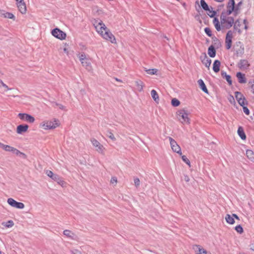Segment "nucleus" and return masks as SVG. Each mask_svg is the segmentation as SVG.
<instances>
[{"label": "nucleus", "mask_w": 254, "mask_h": 254, "mask_svg": "<svg viewBox=\"0 0 254 254\" xmlns=\"http://www.w3.org/2000/svg\"><path fill=\"white\" fill-rule=\"evenodd\" d=\"M56 106L58 107L59 109H60L62 110H64V111L66 110L65 107L62 104H58V103H56L55 104V105H54V107H56Z\"/></svg>", "instance_id": "46"}, {"label": "nucleus", "mask_w": 254, "mask_h": 254, "mask_svg": "<svg viewBox=\"0 0 254 254\" xmlns=\"http://www.w3.org/2000/svg\"><path fill=\"white\" fill-rule=\"evenodd\" d=\"M221 63L218 60H215L213 64V70L215 72H218L220 70Z\"/></svg>", "instance_id": "21"}, {"label": "nucleus", "mask_w": 254, "mask_h": 254, "mask_svg": "<svg viewBox=\"0 0 254 254\" xmlns=\"http://www.w3.org/2000/svg\"><path fill=\"white\" fill-rule=\"evenodd\" d=\"M63 234L65 237L71 240H74L77 239V236L70 230H65L64 231Z\"/></svg>", "instance_id": "13"}, {"label": "nucleus", "mask_w": 254, "mask_h": 254, "mask_svg": "<svg viewBox=\"0 0 254 254\" xmlns=\"http://www.w3.org/2000/svg\"><path fill=\"white\" fill-rule=\"evenodd\" d=\"M208 54L211 58H214L215 57L216 51H215L214 47L212 45L210 46L208 48Z\"/></svg>", "instance_id": "24"}, {"label": "nucleus", "mask_w": 254, "mask_h": 254, "mask_svg": "<svg viewBox=\"0 0 254 254\" xmlns=\"http://www.w3.org/2000/svg\"><path fill=\"white\" fill-rule=\"evenodd\" d=\"M213 8L211 7V8H209V10H207L208 11L207 14L210 17H214L215 15L216 14V12L215 11L213 10Z\"/></svg>", "instance_id": "35"}, {"label": "nucleus", "mask_w": 254, "mask_h": 254, "mask_svg": "<svg viewBox=\"0 0 254 254\" xmlns=\"http://www.w3.org/2000/svg\"><path fill=\"white\" fill-rule=\"evenodd\" d=\"M237 22V21H236V22H235V25H234V28H235V29H236V27Z\"/></svg>", "instance_id": "64"}, {"label": "nucleus", "mask_w": 254, "mask_h": 254, "mask_svg": "<svg viewBox=\"0 0 254 254\" xmlns=\"http://www.w3.org/2000/svg\"><path fill=\"white\" fill-rule=\"evenodd\" d=\"M236 76L238 78L239 83H245L247 82L245 74H242L241 72H238L236 74Z\"/></svg>", "instance_id": "17"}, {"label": "nucleus", "mask_w": 254, "mask_h": 254, "mask_svg": "<svg viewBox=\"0 0 254 254\" xmlns=\"http://www.w3.org/2000/svg\"><path fill=\"white\" fill-rule=\"evenodd\" d=\"M232 216H233L234 219L235 218L237 220H239V217L236 214H232Z\"/></svg>", "instance_id": "58"}, {"label": "nucleus", "mask_w": 254, "mask_h": 254, "mask_svg": "<svg viewBox=\"0 0 254 254\" xmlns=\"http://www.w3.org/2000/svg\"><path fill=\"white\" fill-rule=\"evenodd\" d=\"M53 180L56 181L58 184L62 187H64L65 185V182L62 180V179L58 175H56Z\"/></svg>", "instance_id": "23"}, {"label": "nucleus", "mask_w": 254, "mask_h": 254, "mask_svg": "<svg viewBox=\"0 0 254 254\" xmlns=\"http://www.w3.org/2000/svg\"><path fill=\"white\" fill-rule=\"evenodd\" d=\"M192 249L195 254H211L210 253H208L201 246L198 245H193Z\"/></svg>", "instance_id": "11"}, {"label": "nucleus", "mask_w": 254, "mask_h": 254, "mask_svg": "<svg viewBox=\"0 0 254 254\" xmlns=\"http://www.w3.org/2000/svg\"><path fill=\"white\" fill-rule=\"evenodd\" d=\"M185 180H186V181L188 182L189 181V178L188 177H186Z\"/></svg>", "instance_id": "62"}, {"label": "nucleus", "mask_w": 254, "mask_h": 254, "mask_svg": "<svg viewBox=\"0 0 254 254\" xmlns=\"http://www.w3.org/2000/svg\"><path fill=\"white\" fill-rule=\"evenodd\" d=\"M216 2H223L225 0H214Z\"/></svg>", "instance_id": "60"}, {"label": "nucleus", "mask_w": 254, "mask_h": 254, "mask_svg": "<svg viewBox=\"0 0 254 254\" xmlns=\"http://www.w3.org/2000/svg\"><path fill=\"white\" fill-rule=\"evenodd\" d=\"M251 249L254 251V244H253L251 246Z\"/></svg>", "instance_id": "61"}, {"label": "nucleus", "mask_w": 254, "mask_h": 254, "mask_svg": "<svg viewBox=\"0 0 254 254\" xmlns=\"http://www.w3.org/2000/svg\"><path fill=\"white\" fill-rule=\"evenodd\" d=\"M111 183L112 184H116L117 183V179L116 177H112L111 180Z\"/></svg>", "instance_id": "51"}, {"label": "nucleus", "mask_w": 254, "mask_h": 254, "mask_svg": "<svg viewBox=\"0 0 254 254\" xmlns=\"http://www.w3.org/2000/svg\"><path fill=\"white\" fill-rule=\"evenodd\" d=\"M7 201L9 205L16 208L23 209L25 206L24 203L22 202H17L12 198H8Z\"/></svg>", "instance_id": "9"}, {"label": "nucleus", "mask_w": 254, "mask_h": 254, "mask_svg": "<svg viewBox=\"0 0 254 254\" xmlns=\"http://www.w3.org/2000/svg\"><path fill=\"white\" fill-rule=\"evenodd\" d=\"M18 117L22 121L29 123H33L35 122V118L32 116L26 113H19Z\"/></svg>", "instance_id": "6"}, {"label": "nucleus", "mask_w": 254, "mask_h": 254, "mask_svg": "<svg viewBox=\"0 0 254 254\" xmlns=\"http://www.w3.org/2000/svg\"><path fill=\"white\" fill-rule=\"evenodd\" d=\"M250 64L248 63V61L246 60H241L238 64L239 67L242 70L246 69L248 68Z\"/></svg>", "instance_id": "15"}, {"label": "nucleus", "mask_w": 254, "mask_h": 254, "mask_svg": "<svg viewBox=\"0 0 254 254\" xmlns=\"http://www.w3.org/2000/svg\"><path fill=\"white\" fill-rule=\"evenodd\" d=\"M213 24L214 25H215L216 24L219 23V21L218 19L217 18L215 17L214 19L213 20Z\"/></svg>", "instance_id": "54"}, {"label": "nucleus", "mask_w": 254, "mask_h": 254, "mask_svg": "<svg viewBox=\"0 0 254 254\" xmlns=\"http://www.w3.org/2000/svg\"><path fill=\"white\" fill-rule=\"evenodd\" d=\"M252 91L254 94V80L253 81V83L251 86Z\"/></svg>", "instance_id": "57"}, {"label": "nucleus", "mask_w": 254, "mask_h": 254, "mask_svg": "<svg viewBox=\"0 0 254 254\" xmlns=\"http://www.w3.org/2000/svg\"><path fill=\"white\" fill-rule=\"evenodd\" d=\"M204 31L205 33L209 36L211 37L212 36V32L210 29L208 27H206L204 29Z\"/></svg>", "instance_id": "45"}, {"label": "nucleus", "mask_w": 254, "mask_h": 254, "mask_svg": "<svg viewBox=\"0 0 254 254\" xmlns=\"http://www.w3.org/2000/svg\"><path fill=\"white\" fill-rule=\"evenodd\" d=\"M5 85V84L4 83L1 79H0V88H3Z\"/></svg>", "instance_id": "55"}, {"label": "nucleus", "mask_w": 254, "mask_h": 254, "mask_svg": "<svg viewBox=\"0 0 254 254\" xmlns=\"http://www.w3.org/2000/svg\"><path fill=\"white\" fill-rule=\"evenodd\" d=\"M233 37V32L231 30L228 31L225 39L226 47L227 49H229L231 47L232 38Z\"/></svg>", "instance_id": "10"}, {"label": "nucleus", "mask_w": 254, "mask_h": 254, "mask_svg": "<svg viewBox=\"0 0 254 254\" xmlns=\"http://www.w3.org/2000/svg\"><path fill=\"white\" fill-rule=\"evenodd\" d=\"M200 2L201 6L204 10H209V6L204 0H200Z\"/></svg>", "instance_id": "32"}, {"label": "nucleus", "mask_w": 254, "mask_h": 254, "mask_svg": "<svg viewBox=\"0 0 254 254\" xmlns=\"http://www.w3.org/2000/svg\"><path fill=\"white\" fill-rule=\"evenodd\" d=\"M52 34L55 37L60 40L65 39L66 34L59 28H55L52 31Z\"/></svg>", "instance_id": "8"}, {"label": "nucleus", "mask_w": 254, "mask_h": 254, "mask_svg": "<svg viewBox=\"0 0 254 254\" xmlns=\"http://www.w3.org/2000/svg\"><path fill=\"white\" fill-rule=\"evenodd\" d=\"M2 225L7 228H10L14 225V223L12 221L9 220L5 223H2Z\"/></svg>", "instance_id": "37"}, {"label": "nucleus", "mask_w": 254, "mask_h": 254, "mask_svg": "<svg viewBox=\"0 0 254 254\" xmlns=\"http://www.w3.org/2000/svg\"><path fill=\"white\" fill-rule=\"evenodd\" d=\"M214 26H215V27L217 31H220V30H221V26H220V23L216 24L215 25H214Z\"/></svg>", "instance_id": "52"}, {"label": "nucleus", "mask_w": 254, "mask_h": 254, "mask_svg": "<svg viewBox=\"0 0 254 254\" xmlns=\"http://www.w3.org/2000/svg\"><path fill=\"white\" fill-rule=\"evenodd\" d=\"M78 58L80 62L83 61L84 60H86V59L87 58L84 53H82L81 54L79 55Z\"/></svg>", "instance_id": "44"}, {"label": "nucleus", "mask_w": 254, "mask_h": 254, "mask_svg": "<svg viewBox=\"0 0 254 254\" xmlns=\"http://www.w3.org/2000/svg\"><path fill=\"white\" fill-rule=\"evenodd\" d=\"M235 229L238 233L240 234H241L243 232V229L240 225L236 226L235 228Z\"/></svg>", "instance_id": "40"}, {"label": "nucleus", "mask_w": 254, "mask_h": 254, "mask_svg": "<svg viewBox=\"0 0 254 254\" xmlns=\"http://www.w3.org/2000/svg\"><path fill=\"white\" fill-rule=\"evenodd\" d=\"M244 52V48L243 47L242 48V49L240 50V52H239L238 51H237V54H239V53H240L241 54H243Z\"/></svg>", "instance_id": "56"}, {"label": "nucleus", "mask_w": 254, "mask_h": 254, "mask_svg": "<svg viewBox=\"0 0 254 254\" xmlns=\"http://www.w3.org/2000/svg\"><path fill=\"white\" fill-rule=\"evenodd\" d=\"M235 6V0H229L228 3L227 8L231 9H234Z\"/></svg>", "instance_id": "33"}, {"label": "nucleus", "mask_w": 254, "mask_h": 254, "mask_svg": "<svg viewBox=\"0 0 254 254\" xmlns=\"http://www.w3.org/2000/svg\"><path fill=\"white\" fill-rule=\"evenodd\" d=\"M17 6L19 11L22 14H25L26 12V4L23 0H20L17 3Z\"/></svg>", "instance_id": "12"}, {"label": "nucleus", "mask_w": 254, "mask_h": 254, "mask_svg": "<svg viewBox=\"0 0 254 254\" xmlns=\"http://www.w3.org/2000/svg\"><path fill=\"white\" fill-rule=\"evenodd\" d=\"M64 52H65V53H68V52H67V49H66V48H64Z\"/></svg>", "instance_id": "63"}, {"label": "nucleus", "mask_w": 254, "mask_h": 254, "mask_svg": "<svg viewBox=\"0 0 254 254\" xmlns=\"http://www.w3.org/2000/svg\"><path fill=\"white\" fill-rule=\"evenodd\" d=\"M70 252L72 254H82L79 251L76 249L71 250L70 251Z\"/></svg>", "instance_id": "50"}, {"label": "nucleus", "mask_w": 254, "mask_h": 254, "mask_svg": "<svg viewBox=\"0 0 254 254\" xmlns=\"http://www.w3.org/2000/svg\"><path fill=\"white\" fill-rule=\"evenodd\" d=\"M201 62L206 67L209 68L211 64V60L209 59L206 55L204 56L203 59H202Z\"/></svg>", "instance_id": "18"}, {"label": "nucleus", "mask_w": 254, "mask_h": 254, "mask_svg": "<svg viewBox=\"0 0 254 254\" xmlns=\"http://www.w3.org/2000/svg\"><path fill=\"white\" fill-rule=\"evenodd\" d=\"M46 175L53 179L57 174H54L51 171L47 170L46 172Z\"/></svg>", "instance_id": "41"}, {"label": "nucleus", "mask_w": 254, "mask_h": 254, "mask_svg": "<svg viewBox=\"0 0 254 254\" xmlns=\"http://www.w3.org/2000/svg\"><path fill=\"white\" fill-rule=\"evenodd\" d=\"M237 101L239 104L242 107L245 106L247 104V101L244 97L242 99L238 100Z\"/></svg>", "instance_id": "38"}, {"label": "nucleus", "mask_w": 254, "mask_h": 254, "mask_svg": "<svg viewBox=\"0 0 254 254\" xmlns=\"http://www.w3.org/2000/svg\"><path fill=\"white\" fill-rule=\"evenodd\" d=\"M59 126L58 121L55 120L53 121H45L43 122L40 124V127L44 129H50L56 128Z\"/></svg>", "instance_id": "4"}, {"label": "nucleus", "mask_w": 254, "mask_h": 254, "mask_svg": "<svg viewBox=\"0 0 254 254\" xmlns=\"http://www.w3.org/2000/svg\"><path fill=\"white\" fill-rule=\"evenodd\" d=\"M198 84L199 86V87L201 88V89L205 93H208V90L203 82V81L202 79H199L197 81Z\"/></svg>", "instance_id": "22"}, {"label": "nucleus", "mask_w": 254, "mask_h": 254, "mask_svg": "<svg viewBox=\"0 0 254 254\" xmlns=\"http://www.w3.org/2000/svg\"><path fill=\"white\" fill-rule=\"evenodd\" d=\"M91 142L97 152L103 155L105 154V148L97 139L91 138Z\"/></svg>", "instance_id": "5"}, {"label": "nucleus", "mask_w": 254, "mask_h": 254, "mask_svg": "<svg viewBox=\"0 0 254 254\" xmlns=\"http://www.w3.org/2000/svg\"><path fill=\"white\" fill-rule=\"evenodd\" d=\"M221 73V76H222V77L224 78H225V79L227 80V81L228 82L229 84L230 85H232V81L231 77L230 75H228L227 74V73L224 71H222Z\"/></svg>", "instance_id": "20"}, {"label": "nucleus", "mask_w": 254, "mask_h": 254, "mask_svg": "<svg viewBox=\"0 0 254 254\" xmlns=\"http://www.w3.org/2000/svg\"><path fill=\"white\" fill-rule=\"evenodd\" d=\"M234 10L229 9L227 8V10L225 12H223L222 14H224L227 16H230V15L232 13Z\"/></svg>", "instance_id": "43"}, {"label": "nucleus", "mask_w": 254, "mask_h": 254, "mask_svg": "<svg viewBox=\"0 0 254 254\" xmlns=\"http://www.w3.org/2000/svg\"><path fill=\"white\" fill-rule=\"evenodd\" d=\"M188 115L187 111L184 109H180L176 113L177 118L183 124H190V119L188 117Z\"/></svg>", "instance_id": "2"}, {"label": "nucleus", "mask_w": 254, "mask_h": 254, "mask_svg": "<svg viewBox=\"0 0 254 254\" xmlns=\"http://www.w3.org/2000/svg\"><path fill=\"white\" fill-rule=\"evenodd\" d=\"M220 21L223 27L226 29H229L234 24V20L231 16H227L224 14H221Z\"/></svg>", "instance_id": "3"}, {"label": "nucleus", "mask_w": 254, "mask_h": 254, "mask_svg": "<svg viewBox=\"0 0 254 254\" xmlns=\"http://www.w3.org/2000/svg\"><path fill=\"white\" fill-rule=\"evenodd\" d=\"M83 66L85 67L86 69L89 70L91 69V64L89 60L86 58V60H84L83 61L81 62Z\"/></svg>", "instance_id": "19"}, {"label": "nucleus", "mask_w": 254, "mask_h": 254, "mask_svg": "<svg viewBox=\"0 0 254 254\" xmlns=\"http://www.w3.org/2000/svg\"><path fill=\"white\" fill-rule=\"evenodd\" d=\"M243 109L244 112L247 115H249L250 114V111L248 108L245 106H243Z\"/></svg>", "instance_id": "49"}, {"label": "nucleus", "mask_w": 254, "mask_h": 254, "mask_svg": "<svg viewBox=\"0 0 254 254\" xmlns=\"http://www.w3.org/2000/svg\"><path fill=\"white\" fill-rule=\"evenodd\" d=\"M238 133L241 138L243 140H245L246 138L245 133L241 127H239L238 129Z\"/></svg>", "instance_id": "29"}, {"label": "nucleus", "mask_w": 254, "mask_h": 254, "mask_svg": "<svg viewBox=\"0 0 254 254\" xmlns=\"http://www.w3.org/2000/svg\"><path fill=\"white\" fill-rule=\"evenodd\" d=\"M0 148L3 149L6 151L11 152L13 147L9 146L8 145H5L3 143L0 142Z\"/></svg>", "instance_id": "27"}, {"label": "nucleus", "mask_w": 254, "mask_h": 254, "mask_svg": "<svg viewBox=\"0 0 254 254\" xmlns=\"http://www.w3.org/2000/svg\"><path fill=\"white\" fill-rule=\"evenodd\" d=\"M151 95L152 98L156 103L159 102V96L155 90L153 89L151 91Z\"/></svg>", "instance_id": "26"}, {"label": "nucleus", "mask_w": 254, "mask_h": 254, "mask_svg": "<svg viewBox=\"0 0 254 254\" xmlns=\"http://www.w3.org/2000/svg\"><path fill=\"white\" fill-rule=\"evenodd\" d=\"M3 88L4 92L11 89V88H9L6 84L3 86Z\"/></svg>", "instance_id": "53"}, {"label": "nucleus", "mask_w": 254, "mask_h": 254, "mask_svg": "<svg viewBox=\"0 0 254 254\" xmlns=\"http://www.w3.org/2000/svg\"><path fill=\"white\" fill-rule=\"evenodd\" d=\"M235 98L237 101L239 99H242V98H243L244 97L243 96V95L241 92H239L238 91L235 92Z\"/></svg>", "instance_id": "39"}, {"label": "nucleus", "mask_w": 254, "mask_h": 254, "mask_svg": "<svg viewBox=\"0 0 254 254\" xmlns=\"http://www.w3.org/2000/svg\"><path fill=\"white\" fill-rule=\"evenodd\" d=\"M0 16H2L4 18L12 19L13 20L15 19V16L12 13L8 12H5L3 10L0 11Z\"/></svg>", "instance_id": "16"}, {"label": "nucleus", "mask_w": 254, "mask_h": 254, "mask_svg": "<svg viewBox=\"0 0 254 254\" xmlns=\"http://www.w3.org/2000/svg\"><path fill=\"white\" fill-rule=\"evenodd\" d=\"M171 103L173 106L177 107L180 104V102L176 98L172 99Z\"/></svg>", "instance_id": "36"}, {"label": "nucleus", "mask_w": 254, "mask_h": 254, "mask_svg": "<svg viewBox=\"0 0 254 254\" xmlns=\"http://www.w3.org/2000/svg\"><path fill=\"white\" fill-rule=\"evenodd\" d=\"M134 185L136 187H139V185H140V181H139V179L138 178H135L134 179Z\"/></svg>", "instance_id": "48"}, {"label": "nucleus", "mask_w": 254, "mask_h": 254, "mask_svg": "<svg viewBox=\"0 0 254 254\" xmlns=\"http://www.w3.org/2000/svg\"><path fill=\"white\" fill-rule=\"evenodd\" d=\"M107 136L112 140H116V138L115 137L114 135L111 132L109 131Z\"/></svg>", "instance_id": "47"}, {"label": "nucleus", "mask_w": 254, "mask_h": 254, "mask_svg": "<svg viewBox=\"0 0 254 254\" xmlns=\"http://www.w3.org/2000/svg\"><path fill=\"white\" fill-rule=\"evenodd\" d=\"M247 156L252 161H254V152L251 150H248L246 151Z\"/></svg>", "instance_id": "30"}, {"label": "nucleus", "mask_w": 254, "mask_h": 254, "mask_svg": "<svg viewBox=\"0 0 254 254\" xmlns=\"http://www.w3.org/2000/svg\"><path fill=\"white\" fill-rule=\"evenodd\" d=\"M11 152H12L13 153H14V154H16V155H18V156L22 155V156H23L24 157L25 156V154L21 152L20 151H19L16 148H14V147H13L12 150L11 151Z\"/></svg>", "instance_id": "34"}, {"label": "nucleus", "mask_w": 254, "mask_h": 254, "mask_svg": "<svg viewBox=\"0 0 254 254\" xmlns=\"http://www.w3.org/2000/svg\"><path fill=\"white\" fill-rule=\"evenodd\" d=\"M144 70L146 72V73L150 75L156 74L158 71V70L155 68L147 69V68L144 67Z\"/></svg>", "instance_id": "31"}, {"label": "nucleus", "mask_w": 254, "mask_h": 254, "mask_svg": "<svg viewBox=\"0 0 254 254\" xmlns=\"http://www.w3.org/2000/svg\"><path fill=\"white\" fill-rule=\"evenodd\" d=\"M29 126L27 125H20L17 126L16 132L18 134H22L27 131Z\"/></svg>", "instance_id": "14"}, {"label": "nucleus", "mask_w": 254, "mask_h": 254, "mask_svg": "<svg viewBox=\"0 0 254 254\" xmlns=\"http://www.w3.org/2000/svg\"><path fill=\"white\" fill-rule=\"evenodd\" d=\"M93 25L96 31L107 41L112 43H116V40L115 36L107 29L104 23L100 19H94L93 22Z\"/></svg>", "instance_id": "1"}, {"label": "nucleus", "mask_w": 254, "mask_h": 254, "mask_svg": "<svg viewBox=\"0 0 254 254\" xmlns=\"http://www.w3.org/2000/svg\"><path fill=\"white\" fill-rule=\"evenodd\" d=\"M182 159L184 162H185L187 164H188L190 167V161L185 155H182Z\"/></svg>", "instance_id": "42"}, {"label": "nucleus", "mask_w": 254, "mask_h": 254, "mask_svg": "<svg viewBox=\"0 0 254 254\" xmlns=\"http://www.w3.org/2000/svg\"><path fill=\"white\" fill-rule=\"evenodd\" d=\"M169 139L171 148L173 151L181 155L182 154L181 149L180 146L177 144V142L171 137H169Z\"/></svg>", "instance_id": "7"}, {"label": "nucleus", "mask_w": 254, "mask_h": 254, "mask_svg": "<svg viewBox=\"0 0 254 254\" xmlns=\"http://www.w3.org/2000/svg\"><path fill=\"white\" fill-rule=\"evenodd\" d=\"M225 220L226 222L230 224H233L235 223L234 219L232 215L230 214H226L225 216Z\"/></svg>", "instance_id": "28"}, {"label": "nucleus", "mask_w": 254, "mask_h": 254, "mask_svg": "<svg viewBox=\"0 0 254 254\" xmlns=\"http://www.w3.org/2000/svg\"><path fill=\"white\" fill-rule=\"evenodd\" d=\"M229 100L231 102H232V101H234V98L233 96H230V98H229Z\"/></svg>", "instance_id": "59"}, {"label": "nucleus", "mask_w": 254, "mask_h": 254, "mask_svg": "<svg viewBox=\"0 0 254 254\" xmlns=\"http://www.w3.org/2000/svg\"><path fill=\"white\" fill-rule=\"evenodd\" d=\"M135 83L137 90L139 92L142 91L144 86L143 82L141 80H136L135 81Z\"/></svg>", "instance_id": "25"}]
</instances>
